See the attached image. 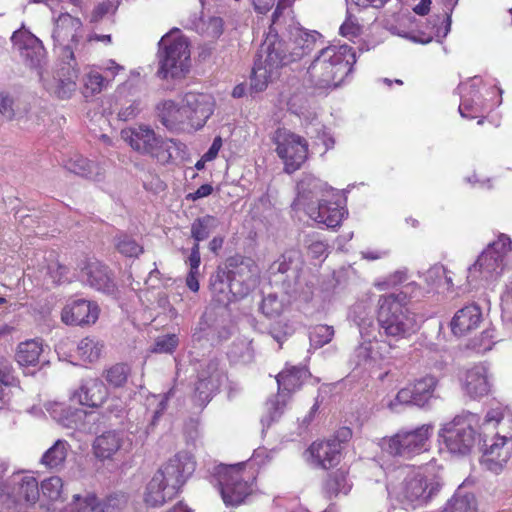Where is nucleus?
I'll list each match as a JSON object with an SVG mask.
<instances>
[{
  "label": "nucleus",
  "instance_id": "1",
  "mask_svg": "<svg viewBox=\"0 0 512 512\" xmlns=\"http://www.w3.org/2000/svg\"><path fill=\"white\" fill-rule=\"evenodd\" d=\"M315 43V36L303 30L292 32L287 40L270 30L254 62L250 81L251 90L255 92L265 90L282 67L309 54L314 49Z\"/></svg>",
  "mask_w": 512,
  "mask_h": 512
},
{
  "label": "nucleus",
  "instance_id": "2",
  "mask_svg": "<svg viewBox=\"0 0 512 512\" xmlns=\"http://www.w3.org/2000/svg\"><path fill=\"white\" fill-rule=\"evenodd\" d=\"M356 54L349 45H329L319 51L307 74L310 82L320 89H333L352 72Z\"/></svg>",
  "mask_w": 512,
  "mask_h": 512
},
{
  "label": "nucleus",
  "instance_id": "3",
  "mask_svg": "<svg viewBox=\"0 0 512 512\" xmlns=\"http://www.w3.org/2000/svg\"><path fill=\"white\" fill-rule=\"evenodd\" d=\"M405 300L403 293L379 299L377 320L380 331L396 341L410 337L418 329L415 314L409 310Z\"/></svg>",
  "mask_w": 512,
  "mask_h": 512
},
{
  "label": "nucleus",
  "instance_id": "4",
  "mask_svg": "<svg viewBox=\"0 0 512 512\" xmlns=\"http://www.w3.org/2000/svg\"><path fill=\"white\" fill-rule=\"evenodd\" d=\"M258 266L250 258L239 254L228 257L223 266L218 267L212 287L223 293L226 286L235 297L246 296L256 282Z\"/></svg>",
  "mask_w": 512,
  "mask_h": 512
},
{
  "label": "nucleus",
  "instance_id": "5",
  "mask_svg": "<svg viewBox=\"0 0 512 512\" xmlns=\"http://www.w3.org/2000/svg\"><path fill=\"white\" fill-rule=\"evenodd\" d=\"M158 52L161 79L183 78L190 68L189 42L186 37L177 32L164 35L160 41Z\"/></svg>",
  "mask_w": 512,
  "mask_h": 512
},
{
  "label": "nucleus",
  "instance_id": "6",
  "mask_svg": "<svg viewBox=\"0 0 512 512\" xmlns=\"http://www.w3.org/2000/svg\"><path fill=\"white\" fill-rule=\"evenodd\" d=\"M256 469L252 464L239 463L224 466L218 471V484L223 502L238 506L252 493Z\"/></svg>",
  "mask_w": 512,
  "mask_h": 512
},
{
  "label": "nucleus",
  "instance_id": "7",
  "mask_svg": "<svg viewBox=\"0 0 512 512\" xmlns=\"http://www.w3.org/2000/svg\"><path fill=\"white\" fill-rule=\"evenodd\" d=\"M432 434L431 424H422L414 429H400L392 436L382 438L380 446L389 455L412 458L427 450Z\"/></svg>",
  "mask_w": 512,
  "mask_h": 512
},
{
  "label": "nucleus",
  "instance_id": "8",
  "mask_svg": "<svg viewBox=\"0 0 512 512\" xmlns=\"http://www.w3.org/2000/svg\"><path fill=\"white\" fill-rule=\"evenodd\" d=\"M511 250V238L506 234H499L469 267L468 281L489 280L499 276L503 270L504 259Z\"/></svg>",
  "mask_w": 512,
  "mask_h": 512
},
{
  "label": "nucleus",
  "instance_id": "9",
  "mask_svg": "<svg viewBox=\"0 0 512 512\" xmlns=\"http://www.w3.org/2000/svg\"><path fill=\"white\" fill-rule=\"evenodd\" d=\"M272 141L275 144V152L282 160L286 173L296 172L307 161L309 144L304 137L286 128H278L274 132Z\"/></svg>",
  "mask_w": 512,
  "mask_h": 512
},
{
  "label": "nucleus",
  "instance_id": "10",
  "mask_svg": "<svg viewBox=\"0 0 512 512\" xmlns=\"http://www.w3.org/2000/svg\"><path fill=\"white\" fill-rule=\"evenodd\" d=\"M195 469L194 456L188 451H179L164 462L153 476L163 482L172 495L178 496Z\"/></svg>",
  "mask_w": 512,
  "mask_h": 512
},
{
  "label": "nucleus",
  "instance_id": "11",
  "mask_svg": "<svg viewBox=\"0 0 512 512\" xmlns=\"http://www.w3.org/2000/svg\"><path fill=\"white\" fill-rule=\"evenodd\" d=\"M195 469L194 456L188 451H179L164 462L153 476L163 482L172 495L178 496Z\"/></svg>",
  "mask_w": 512,
  "mask_h": 512
},
{
  "label": "nucleus",
  "instance_id": "12",
  "mask_svg": "<svg viewBox=\"0 0 512 512\" xmlns=\"http://www.w3.org/2000/svg\"><path fill=\"white\" fill-rule=\"evenodd\" d=\"M437 386L438 379L433 375L418 378L397 392L394 400L390 403V407L405 405L423 408L434 397Z\"/></svg>",
  "mask_w": 512,
  "mask_h": 512
},
{
  "label": "nucleus",
  "instance_id": "13",
  "mask_svg": "<svg viewBox=\"0 0 512 512\" xmlns=\"http://www.w3.org/2000/svg\"><path fill=\"white\" fill-rule=\"evenodd\" d=\"M39 496V483L34 476L26 475L19 481L0 484V502L8 507L18 503L33 506L39 500Z\"/></svg>",
  "mask_w": 512,
  "mask_h": 512
},
{
  "label": "nucleus",
  "instance_id": "14",
  "mask_svg": "<svg viewBox=\"0 0 512 512\" xmlns=\"http://www.w3.org/2000/svg\"><path fill=\"white\" fill-rule=\"evenodd\" d=\"M445 446L454 454H467L475 442V431L471 425L464 422H452L442 429Z\"/></svg>",
  "mask_w": 512,
  "mask_h": 512
},
{
  "label": "nucleus",
  "instance_id": "15",
  "mask_svg": "<svg viewBox=\"0 0 512 512\" xmlns=\"http://www.w3.org/2000/svg\"><path fill=\"white\" fill-rule=\"evenodd\" d=\"M435 489L434 483H428L422 473L410 471L401 483L398 493L403 501L420 504L429 500Z\"/></svg>",
  "mask_w": 512,
  "mask_h": 512
},
{
  "label": "nucleus",
  "instance_id": "16",
  "mask_svg": "<svg viewBox=\"0 0 512 512\" xmlns=\"http://www.w3.org/2000/svg\"><path fill=\"white\" fill-rule=\"evenodd\" d=\"M78 268L86 282L98 291L113 293L115 283L108 267L95 258L85 257L78 263Z\"/></svg>",
  "mask_w": 512,
  "mask_h": 512
},
{
  "label": "nucleus",
  "instance_id": "17",
  "mask_svg": "<svg viewBox=\"0 0 512 512\" xmlns=\"http://www.w3.org/2000/svg\"><path fill=\"white\" fill-rule=\"evenodd\" d=\"M99 312L96 303L78 299L65 305L61 312V320L66 325L88 326L97 321Z\"/></svg>",
  "mask_w": 512,
  "mask_h": 512
},
{
  "label": "nucleus",
  "instance_id": "18",
  "mask_svg": "<svg viewBox=\"0 0 512 512\" xmlns=\"http://www.w3.org/2000/svg\"><path fill=\"white\" fill-rule=\"evenodd\" d=\"M186 112L187 125L192 128H201L212 115V105L208 96L201 93L188 92L183 99Z\"/></svg>",
  "mask_w": 512,
  "mask_h": 512
},
{
  "label": "nucleus",
  "instance_id": "19",
  "mask_svg": "<svg viewBox=\"0 0 512 512\" xmlns=\"http://www.w3.org/2000/svg\"><path fill=\"white\" fill-rule=\"evenodd\" d=\"M341 450L337 439H328L314 441L307 451L317 467L328 470L340 462Z\"/></svg>",
  "mask_w": 512,
  "mask_h": 512
},
{
  "label": "nucleus",
  "instance_id": "20",
  "mask_svg": "<svg viewBox=\"0 0 512 512\" xmlns=\"http://www.w3.org/2000/svg\"><path fill=\"white\" fill-rule=\"evenodd\" d=\"M122 139L137 153L147 155L160 135L149 125L140 124L121 130Z\"/></svg>",
  "mask_w": 512,
  "mask_h": 512
},
{
  "label": "nucleus",
  "instance_id": "21",
  "mask_svg": "<svg viewBox=\"0 0 512 512\" xmlns=\"http://www.w3.org/2000/svg\"><path fill=\"white\" fill-rule=\"evenodd\" d=\"M108 395L106 384L100 379H93L75 390L71 399L76 400L82 406L99 408L106 402Z\"/></svg>",
  "mask_w": 512,
  "mask_h": 512
},
{
  "label": "nucleus",
  "instance_id": "22",
  "mask_svg": "<svg viewBox=\"0 0 512 512\" xmlns=\"http://www.w3.org/2000/svg\"><path fill=\"white\" fill-rule=\"evenodd\" d=\"M482 322V311L478 305L471 304L458 310L452 321L451 330L457 336L466 335L477 329Z\"/></svg>",
  "mask_w": 512,
  "mask_h": 512
},
{
  "label": "nucleus",
  "instance_id": "23",
  "mask_svg": "<svg viewBox=\"0 0 512 512\" xmlns=\"http://www.w3.org/2000/svg\"><path fill=\"white\" fill-rule=\"evenodd\" d=\"M310 372L305 366H288L278 373L276 381L278 385V396L284 392L290 395L299 390L304 381L310 377Z\"/></svg>",
  "mask_w": 512,
  "mask_h": 512
},
{
  "label": "nucleus",
  "instance_id": "24",
  "mask_svg": "<svg viewBox=\"0 0 512 512\" xmlns=\"http://www.w3.org/2000/svg\"><path fill=\"white\" fill-rule=\"evenodd\" d=\"M463 387L473 398L487 395L490 391V383L486 366L477 364L467 369L463 378Z\"/></svg>",
  "mask_w": 512,
  "mask_h": 512
},
{
  "label": "nucleus",
  "instance_id": "25",
  "mask_svg": "<svg viewBox=\"0 0 512 512\" xmlns=\"http://www.w3.org/2000/svg\"><path fill=\"white\" fill-rule=\"evenodd\" d=\"M508 442L507 436L497 434L495 441L484 450L481 463L488 470L498 472L510 458V450L506 446Z\"/></svg>",
  "mask_w": 512,
  "mask_h": 512
},
{
  "label": "nucleus",
  "instance_id": "26",
  "mask_svg": "<svg viewBox=\"0 0 512 512\" xmlns=\"http://www.w3.org/2000/svg\"><path fill=\"white\" fill-rule=\"evenodd\" d=\"M346 210L338 202L322 200L317 208L309 212V216L318 223H323L329 228H336L341 225Z\"/></svg>",
  "mask_w": 512,
  "mask_h": 512
},
{
  "label": "nucleus",
  "instance_id": "27",
  "mask_svg": "<svg viewBox=\"0 0 512 512\" xmlns=\"http://www.w3.org/2000/svg\"><path fill=\"white\" fill-rule=\"evenodd\" d=\"M123 438L117 431H106L93 442V453L100 460H109L121 449Z\"/></svg>",
  "mask_w": 512,
  "mask_h": 512
},
{
  "label": "nucleus",
  "instance_id": "28",
  "mask_svg": "<svg viewBox=\"0 0 512 512\" xmlns=\"http://www.w3.org/2000/svg\"><path fill=\"white\" fill-rule=\"evenodd\" d=\"M348 476L349 470L345 467H340L328 473L322 484V492L325 497L332 499L341 493L345 495L348 494L352 487Z\"/></svg>",
  "mask_w": 512,
  "mask_h": 512
},
{
  "label": "nucleus",
  "instance_id": "29",
  "mask_svg": "<svg viewBox=\"0 0 512 512\" xmlns=\"http://www.w3.org/2000/svg\"><path fill=\"white\" fill-rule=\"evenodd\" d=\"M157 111L161 123L169 130L187 124L188 116L183 104L179 106L172 100H166L157 106Z\"/></svg>",
  "mask_w": 512,
  "mask_h": 512
},
{
  "label": "nucleus",
  "instance_id": "30",
  "mask_svg": "<svg viewBox=\"0 0 512 512\" xmlns=\"http://www.w3.org/2000/svg\"><path fill=\"white\" fill-rule=\"evenodd\" d=\"M181 146L182 143L177 140L160 136L147 156L161 165H167L174 161L181 150Z\"/></svg>",
  "mask_w": 512,
  "mask_h": 512
},
{
  "label": "nucleus",
  "instance_id": "31",
  "mask_svg": "<svg viewBox=\"0 0 512 512\" xmlns=\"http://www.w3.org/2000/svg\"><path fill=\"white\" fill-rule=\"evenodd\" d=\"M176 497L177 495H172L163 482L152 476L146 485L143 500L148 507L157 508Z\"/></svg>",
  "mask_w": 512,
  "mask_h": 512
},
{
  "label": "nucleus",
  "instance_id": "32",
  "mask_svg": "<svg viewBox=\"0 0 512 512\" xmlns=\"http://www.w3.org/2000/svg\"><path fill=\"white\" fill-rule=\"evenodd\" d=\"M42 352L43 345L40 340H26L18 344L15 359L20 366H35L38 364Z\"/></svg>",
  "mask_w": 512,
  "mask_h": 512
},
{
  "label": "nucleus",
  "instance_id": "33",
  "mask_svg": "<svg viewBox=\"0 0 512 512\" xmlns=\"http://www.w3.org/2000/svg\"><path fill=\"white\" fill-rule=\"evenodd\" d=\"M52 418L59 424L67 428L76 427L81 421L83 411L79 408H74L65 403H53L49 408Z\"/></svg>",
  "mask_w": 512,
  "mask_h": 512
},
{
  "label": "nucleus",
  "instance_id": "34",
  "mask_svg": "<svg viewBox=\"0 0 512 512\" xmlns=\"http://www.w3.org/2000/svg\"><path fill=\"white\" fill-rule=\"evenodd\" d=\"M132 369L127 363H115L104 369L102 377L112 389L124 388L131 376Z\"/></svg>",
  "mask_w": 512,
  "mask_h": 512
},
{
  "label": "nucleus",
  "instance_id": "35",
  "mask_svg": "<svg viewBox=\"0 0 512 512\" xmlns=\"http://www.w3.org/2000/svg\"><path fill=\"white\" fill-rule=\"evenodd\" d=\"M110 83L104 74L97 70H90L83 77V95L88 98L101 93Z\"/></svg>",
  "mask_w": 512,
  "mask_h": 512
},
{
  "label": "nucleus",
  "instance_id": "36",
  "mask_svg": "<svg viewBox=\"0 0 512 512\" xmlns=\"http://www.w3.org/2000/svg\"><path fill=\"white\" fill-rule=\"evenodd\" d=\"M68 443L64 440H57L42 456L41 463L46 467L53 469L64 464L67 453Z\"/></svg>",
  "mask_w": 512,
  "mask_h": 512
},
{
  "label": "nucleus",
  "instance_id": "37",
  "mask_svg": "<svg viewBox=\"0 0 512 512\" xmlns=\"http://www.w3.org/2000/svg\"><path fill=\"white\" fill-rule=\"evenodd\" d=\"M16 386V378L11 367L0 368V409L11 401V389Z\"/></svg>",
  "mask_w": 512,
  "mask_h": 512
},
{
  "label": "nucleus",
  "instance_id": "38",
  "mask_svg": "<svg viewBox=\"0 0 512 512\" xmlns=\"http://www.w3.org/2000/svg\"><path fill=\"white\" fill-rule=\"evenodd\" d=\"M442 512H477V503L473 494L454 495Z\"/></svg>",
  "mask_w": 512,
  "mask_h": 512
},
{
  "label": "nucleus",
  "instance_id": "39",
  "mask_svg": "<svg viewBox=\"0 0 512 512\" xmlns=\"http://www.w3.org/2000/svg\"><path fill=\"white\" fill-rule=\"evenodd\" d=\"M115 247L117 251L125 257H138L144 251L141 244H139L132 236L125 233H121L116 236Z\"/></svg>",
  "mask_w": 512,
  "mask_h": 512
},
{
  "label": "nucleus",
  "instance_id": "40",
  "mask_svg": "<svg viewBox=\"0 0 512 512\" xmlns=\"http://www.w3.org/2000/svg\"><path fill=\"white\" fill-rule=\"evenodd\" d=\"M65 168L76 175L88 178L97 167L94 162L82 155H74L65 162Z\"/></svg>",
  "mask_w": 512,
  "mask_h": 512
},
{
  "label": "nucleus",
  "instance_id": "41",
  "mask_svg": "<svg viewBox=\"0 0 512 512\" xmlns=\"http://www.w3.org/2000/svg\"><path fill=\"white\" fill-rule=\"evenodd\" d=\"M73 512H103L101 511V500L94 493L86 496L74 495L72 501Z\"/></svg>",
  "mask_w": 512,
  "mask_h": 512
},
{
  "label": "nucleus",
  "instance_id": "42",
  "mask_svg": "<svg viewBox=\"0 0 512 512\" xmlns=\"http://www.w3.org/2000/svg\"><path fill=\"white\" fill-rule=\"evenodd\" d=\"M46 262V273L52 282L55 284L63 282L67 277L68 267L59 261L57 253L51 252Z\"/></svg>",
  "mask_w": 512,
  "mask_h": 512
},
{
  "label": "nucleus",
  "instance_id": "43",
  "mask_svg": "<svg viewBox=\"0 0 512 512\" xmlns=\"http://www.w3.org/2000/svg\"><path fill=\"white\" fill-rule=\"evenodd\" d=\"M301 262L299 251L290 249L285 251L272 265V269L285 274Z\"/></svg>",
  "mask_w": 512,
  "mask_h": 512
},
{
  "label": "nucleus",
  "instance_id": "44",
  "mask_svg": "<svg viewBox=\"0 0 512 512\" xmlns=\"http://www.w3.org/2000/svg\"><path fill=\"white\" fill-rule=\"evenodd\" d=\"M63 481L58 476H51L41 482L40 488L44 497L50 501L62 499Z\"/></svg>",
  "mask_w": 512,
  "mask_h": 512
},
{
  "label": "nucleus",
  "instance_id": "45",
  "mask_svg": "<svg viewBox=\"0 0 512 512\" xmlns=\"http://www.w3.org/2000/svg\"><path fill=\"white\" fill-rule=\"evenodd\" d=\"M334 334L335 331L333 326L319 324L312 328L310 332V341L315 347L321 348L332 341Z\"/></svg>",
  "mask_w": 512,
  "mask_h": 512
},
{
  "label": "nucleus",
  "instance_id": "46",
  "mask_svg": "<svg viewBox=\"0 0 512 512\" xmlns=\"http://www.w3.org/2000/svg\"><path fill=\"white\" fill-rule=\"evenodd\" d=\"M215 221L211 215L197 218L191 225V236L195 243L205 240L209 236V227Z\"/></svg>",
  "mask_w": 512,
  "mask_h": 512
},
{
  "label": "nucleus",
  "instance_id": "47",
  "mask_svg": "<svg viewBox=\"0 0 512 512\" xmlns=\"http://www.w3.org/2000/svg\"><path fill=\"white\" fill-rule=\"evenodd\" d=\"M81 26L82 23L79 18L74 17L69 13H61L56 20L55 32L59 35L65 32L73 37L74 32H76Z\"/></svg>",
  "mask_w": 512,
  "mask_h": 512
},
{
  "label": "nucleus",
  "instance_id": "48",
  "mask_svg": "<svg viewBox=\"0 0 512 512\" xmlns=\"http://www.w3.org/2000/svg\"><path fill=\"white\" fill-rule=\"evenodd\" d=\"M128 496L125 493H112L101 501V511L122 512L127 506Z\"/></svg>",
  "mask_w": 512,
  "mask_h": 512
},
{
  "label": "nucleus",
  "instance_id": "49",
  "mask_svg": "<svg viewBox=\"0 0 512 512\" xmlns=\"http://www.w3.org/2000/svg\"><path fill=\"white\" fill-rule=\"evenodd\" d=\"M339 33L348 39L356 38L362 33V25L359 23L358 17L350 10H347L346 19L340 26Z\"/></svg>",
  "mask_w": 512,
  "mask_h": 512
},
{
  "label": "nucleus",
  "instance_id": "50",
  "mask_svg": "<svg viewBox=\"0 0 512 512\" xmlns=\"http://www.w3.org/2000/svg\"><path fill=\"white\" fill-rule=\"evenodd\" d=\"M77 349L79 356L89 362L97 360L101 353L98 343L89 337L83 338L79 342Z\"/></svg>",
  "mask_w": 512,
  "mask_h": 512
},
{
  "label": "nucleus",
  "instance_id": "51",
  "mask_svg": "<svg viewBox=\"0 0 512 512\" xmlns=\"http://www.w3.org/2000/svg\"><path fill=\"white\" fill-rule=\"evenodd\" d=\"M179 344V339L175 334H167L156 339L152 351L154 353H173Z\"/></svg>",
  "mask_w": 512,
  "mask_h": 512
},
{
  "label": "nucleus",
  "instance_id": "52",
  "mask_svg": "<svg viewBox=\"0 0 512 512\" xmlns=\"http://www.w3.org/2000/svg\"><path fill=\"white\" fill-rule=\"evenodd\" d=\"M504 420V411L502 408H493L487 411L484 420L480 426L483 431L491 426L496 428Z\"/></svg>",
  "mask_w": 512,
  "mask_h": 512
},
{
  "label": "nucleus",
  "instance_id": "53",
  "mask_svg": "<svg viewBox=\"0 0 512 512\" xmlns=\"http://www.w3.org/2000/svg\"><path fill=\"white\" fill-rule=\"evenodd\" d=\"M11 40L19 50L27 49L31 44L38 42V39L33 35L22 31L14 32Z\"/></svg>",
  "mask_w": 512,
  "mask_h": 512
},
{
  "label": "nucleus",
  "instance_id": "54",
  "mask_svg": "<svg viewBox=\"0 0 512 512\" xmlns=\"http://www.w3.org/2000/svg\"><path fill=\"white\" fill-rule=\"evenodd\" d=\"M224 30V21L220 17H211L206 25L207 36L217 39L219 38Z\"/></svg>",
  "mask_w": 512,
  "mask_h": 512
},
{
  "label": "nucleus",
  "instance_id": "55",
  "mask_svg": "<svg viewBox=\"0 0 512 512\" xmlns=\"http://www.w3.org/2000/svg\"><path fill=\"white\" fill-rule=\"evenodd\" d=\"M140 112V105L138 101H134L127 107H123L118 112V118L122 121H129L137 117Z\"/></svg>",
  "mask_w": 512,
  "mask_h": 512
},
{
  "label": "nucleus",
  "instance_id": "56",
  "mask_svg": "<svg viewBox=\"0 0 512 512\" xmlns=\"http://www.w3.org/2000/svg\"><path fill=\"white\" fill-rule=\"evenodd\" d=\"M76 90V82L72 80L60 81L57 86L56 94L61 99L70 98L72 93Z\"/></svg>",
  "mask_w": 512,
  "mask_h": 512
},
{
  "label": "nucleus",
  "instance_id": "57",
  "mask_svg": "<svg viewBox=\"0 0 512 512\" xmlns=\"http://www.w3.org/2000/svg\"><path fill=\"white\" fill-rule=\"evenodd\" d=\"M0 113L8 120L14 117L13 100L3 93H0Z\"/></svg>",
  "mask_w": 512,
  "mask_h": 512
},
{
  "label": "nucleus",
  "instance_id": "58",
  "mask_svg": "<svg viewBox=\"0 0 512 512\" xmlns=\"http://www.w3.org/2000/svg\"><path fill=\"white\" fill-rule=\"evenodd\" d=\"M213 186L211 184H203L196 191L188 193L186 199L189 201H196L198 199L208 197L213 193Z\"/></svg>",
  "mask_w": 512,
  "mask_h": 512
},
{
  "label": "nucleus",
  "instance_id": "59",
  "mask_svg": "<svg viewBox=\"0 0 512 512\" xmlns=\"http://www.w3.org/2000/svg\"><path fill=\"white\" fill-rule=\"evenodd\" d=\"M190 271L197 272L199 271L201 257H200V245L198 243H194L191 248V252L188 258Z\"/></svg>",
  "mask_w": 512,
  "mask_h": 512
},
{
  "label": "nucleus",
  "instance_id": "60",
  "mask_svg": "<svg viewBox=\"0 0 512 512\" xmlns=\"http://www.w3.org/2000/svg\"><path fill=\"white\" fill-rule=\"evenodd\" d=\"M328 244L323 240H313L308 245V251L312 254L313 258H319L327 251Z\"/></svg>",
  "mask_w": 512,
  "mask_h": 512
},
{
  "label": "nucleus",
  "instance_id": "61",
  "mask_svg": "<svg viewBox=\"0 0 512 512\" xmlns=\"http://www.w3.org/2000/svg\"><path fill=\"white\" fill-rule=\"evenodd\" d=\"M222 145L223 141L221 136H216L213 139L212 145L210 146L208 151L203 154L204 160H208L209 162L214 160L217 157L220 149L222 148Z\"/></svg>",
  "mask_w": 512,
  "mask_h": 512
},
{
  "label": "nucleus",
  "instance_id": "62",
  "mask_svg": "<svg viewBox=\"0 0 512 512\" xmlns=\"http://www.w3.org/2000/svg\"><path fill=\"white\" fill-rule=\"evenodd\" d=\"M255 11L259 14H266L275 4V0H252Z\"/></svg>",
  "mask_w": 512,
  "mask_h": 512
},
{
  "label": "nucleus",
  "instance_id": "63",
  "mask_svg": "<svg viewBox=\"0 0 512 512\" xmlns=\"http://www.w3.org/2000/svg\"><path fill=\"white\" fill-rule=\"evenodd\" d=\"M123 70H124V67L117 64L115 61L110 60L109 65L104 68L102 74H104V76H106L108 79H110V82H111L114 80L116 75H118V73Z\"/></svg>",
  "mask_w": 512,
  "mask_h": 512
},
{
  "label": "nucleus",
  "instance_id": "64",
  "mask_svg": "<svg viewBox=\"0 0 512 512\" xmlns=\"http://www.w3.org/2000/svg\"><path fill=\"white\" fill-rule=\"evenodd\" d=\"M459 112L464 118L473 119L477 117V109L473 105L466 103V101L460 103Z\"/></svg>",
  "mask_w": 512,
  "mask_h": 512
}]
</instances>
